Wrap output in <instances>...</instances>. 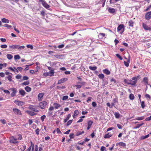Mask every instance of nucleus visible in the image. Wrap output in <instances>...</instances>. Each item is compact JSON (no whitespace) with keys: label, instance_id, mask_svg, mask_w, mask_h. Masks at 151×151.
<instances>
[{"label":"nucleus","instance_id":"48","mask_svg":"<svg viewBox=\"0 0 151 151\" xmlns=\"http://www.w3.org/2000/svg\"><path fill=\"white\" fill-rule=\"evenodd\" d=\"M0 47L2 48H6L7 47V46L5 44L1 45Z\"/></svg>","mask_w":151,"mask_h":151},{"label":"nucleus","instance_id":"2","mask_svg":"<svg viewBox=\"0 0 151 151\" xmlns=\"http://www.w3.org/2000/svg\"><path fill=\"white\" fill-rule=\"evenodd\" d=\"M124 24L119 25L117 27V31L121 33H122L124 31Z\"/></svg>","mask_w":151,"mask_h":151},{"label":"nucleus","instance_id":"35","mask_svg":"<svg viewBox=\"0 0 151 151\" xmlns=\"http://www.w3.org/2000/svg\"><path fill=\"white\" fill-rule=\"evenodd\" d=\"M25 46L23 45L19 46V45H18L17 49H18L19 50L21 51L22 50V49H24L25 48Z\"/></svg>","mask_w":151,"mask_h":151},{"label":"nucleus","instance_id":"45","mask_svg":"<svg viewBox=\"0 0 151 151\" xmlns=\"http://www.w3.org/2000/svg\"><path fill=\"white\" fill-rule=\"evenodd\" d=\"M110 2L111 4H114L117 2L115 0H110Z\"/></svg>","mask_w":151,"mask_h":151},{"label":"nucleus","instance_id":"14","mask_svg":"<svg viewBox=\"0 0 151 151\" xmlns=\"http://www.w3.org/2000/svg\"><path fill=\"white\" fill-rule=\"evenodd\" d=\"M88 123V127H87V129L88 130L91 127V125L93 123V122L91 120L88 121L87 122Z\"/></svg>","mask_w":151,"mask_h":151},{"label":"nucleus","instance_id":"58","mask_svg":"<svg viewBox=\"0 0 151 151\" xmlns=\"http://www.w3.org/2000/svg\"><path fill=\"white\" fill-rule=\"evenodd\" d=\"M145 120L146 121H148L151 120V115L150 116L146 118L145 119Z\"/></svg>","mask_w":151,"mask_h":151},{"label":"nucleus","instance_id":"40","mask_svg":"<svg viewBox=\"0 0 151 151\" xmlns=\"http://www.w3.org/2000/svg\"><path fill=\"white\" fill-rule=\"evenodd\" d=\"M72 122H73V120H69L68 122L67 123L66 126H69L72 123Z\"/></svg>","mask_w":151,"mask_h":151},{"label":"nucleus","instance_id":"55","mask_svg":"<svg viewBox=\"0 0 151 151\" xmlns=\"http://www.w3.org/2000/svg\"><path fill=\"white\" fill-rule=\"evenodd\" d=\"M39 132H40V130L39 129L37 128V129L36 130H35V132H36V134L37 135L39 134Z\"/></svg>","mask_w":151,"mask_h":151},{"label":"nucleus","instance_id":"16","mask_svg":"<svg viewBox=\"0 0 151 151\" xmlns=\"http://www.w3.org/2000/svg\"><path fill=\"white\" fill-rule=\"evenodd\" d=\"M112 136V134L111 132H108L105 134L104 137L105 138H109Z\"/></svg>","mask_w":151,"mask_h":151},{"label":"nucleus","instance_id":"9","mask_svg":"<svg viewBox=\"0 0 151 151\" xmlns=\"http://www.w3.org/2000/svg\"><path fill=\"white\" fill-rule=\"evenodd\" d=\"M68 80V78H63L60 80H59L58 81V84H60L63 83Z\"/></svg>","mask_w":151,"mask_h":151},{"label":"nucleus","instance_id":"37","mask_svg":"<svg viewBox=\"0 0 151 151\" xmlns=\"http://www.w3.org/2000/svg\"><path fill=\"white\" fill-rule=\"evenodd\" d=\"M98 76L99 78L101 79L104 78V75L102 73L99 74V75H98Z\"/></svg>","mask_w":151,"mask_h":151},{"label":"nucleus","instance_id":"59","mask_svg":"<svg viewBox=\"0 0 151 151\" xmlns=\"http://www.w3.org/2000/svg\"><path fill=\"white\" fill-rule=\"evenodd\" d=\"M23 80H27L29 78L26 76H24L23 78Z\"/></svg>","mask_w":151,"mask_h":151},{"label":"nucleus","instance_id":"53","mask_svg":"<svg viewBox=\"0 0 151 151\" xmlns=\"http://www.w3.org/2000/svg\"><path fill=\"white\" fill-rule=\"evenodd\" d=\"M56 131L57 132V133L58 134H61L62 133V132L60 130V129L59 128H57L56 129Z\"/></svg>","mask_w":151,"mask_h":151},{"label":"nucleus","instance_id":"31","mask_svg":"<svg viewBox=\"0 0 151 151\" xmlns=\"http://www.w3.org/2000/svg\"><path fill=\"white\" fill-rule=\"evenodd\" d=\"M84 133V131H78L77 132L76 134V136H79L82 134Z\"/></svg>","mask_w":151,"mask_h":151},{"label":"nucleus","instance_id":"6","mask_svg":"<svg viewBox=\"0 0 151 151\" xmlns=\"http://www.w3.org/2000/svg\"><path fill=\"white\" fill-rule=\"evenodd\" d=\"M145 19L147 20H150L151 18V12L147 13L145 14Z\"/></svg>","mask_w":151,"mask_h":151},{"label":"nucleus","instance_id":"44","mask_svg":"<svg viewBox=\"0 0 151 151\" xmlns=\"http://www.w3.org/2000/svg\"><path fill=\"white\" fill-rule=\"evenodd\" d=\"M145 97L146 98H147V99H148V100H150V99L151 97L150 95L147 94H146L145 95Z\"/></svg>","mask_w":151,"mask_h":151},{"label":"nucleus","instance_id":"32","mask_svg":"<svg viewBox=\"0 0 151 151\" xmlns=\"http://www.w3.org/2000/svg\"><path fill=\"white\" fill-rule=\"evenodd\" d=\"M54 70H51L50 71L49 73V76H54Z\"/></svg>","mask_w":151,"mask_h":151},{"label":"nucleus","instance_id":"11","mask_svg":"<svg viewBox=\"0 0 151 151\" xmlns=\"http://www.w3.org/2000/svg\"><path fill=\"white\" fill-rule=\"evenodd\" d=\"M18 45H9V48L10 49V50H13L16 49H17Z\"/></svg>","mask_w":151,"mask_h":151},{"label":"nucleus","instance_id":"49","mask_svg":"<svg viewBox=\"0 0 151 151\" xmlns=\"http://www.w3.org/2000/svg\"><path fill=\"white\" fill-rule=\"evenodd\" d=\"M79 114L78 111V110H76L74 111V115L76 116H77Z\"/></svg>","mask_w":151,"mask_h":151},{"label":"nucleus","instance_id":"15","mask_svg":"<svg viewBox=\"0 0 151 151\" xmlns=\"http://www.w3.org/2000/svg\"><path fill=\"white\" fill-rule=\"evenodd\" d=\"M129 81L130 82V83H128V84L131 85H132L134 86L137 83L136 80L133 81L132 80H130Z\"/></svg>","mask_w":151,"mask_h":151},{"label":"nucleus","instance_id":"17","mask_svg":"<svg viewBox=\"0 0 151 151\" xmlns=\"http://www.w3.org/2000/svg\"><path fill=\"white\" fill-rule=\"evenodd\" d=\"M116 145L117 146H119L120 147L122 146V147H124L126 146V144L123 142H120L116 143Z\"/></svg>","mask_w":151,"mask_h":151},{"label":"nucleus","instance_id":"61","mask_svg":"<svg viewBox=\"0 0 151 151\" xmlns=\"http://www.w3.org/2000/svg\"><path fill=\"white\" fill-rule=\"evenodd\" d=\"M7 65V64L6 63H4L3 64L0 63V66L2 67H6Z\"/></svg>","mask_w":151,"mask_h":151},{"label":"nucleus","instance_id":"29","mask_svg":"<svg viewBox=\"0 0 151 151\" xmlns=\"http://www.w3.org/2000/svg\"><path fill=\"white\" fill-rule=\"evenodd\" d=\"M26 91L27 92H30L31 91V88L28 86H26L24 88Z\"/></svg>","mask_w":151,"mask_h":151},{"label":"nucleus","instance_id":"24","mask_svg":"<svg viewBox=\"0 0 151 151\" xmlns=\"http://www.w3.org/2000/svg\"><path fill=\"white\" fill-rule=\"evenodd\" d=\"M130 62V58H129L127 60V62L124 61V64L127 67H128L129 65V63Z\"/></svg>","mask_w":151,"mask_h":151},{"label":"nucleus","instance_id":"4","mask_svg":"<svg viewBox=\"0 0 151 151\" xmlns=\"http://www.w3.org/2000/svg\"><path fill=\"white\" fill-rule=\"evenodd\" d=\"M13 110L14 113L16 115L18 116L22 115L21 111L19 109L16 108H14L13 109Z\"/></svg>","mask_w":151,"mask_h":151},{"label":"nucleus","instance_id":"36","mask_svg":"<svg viewBox=\"0 0 151 151\" xmlns=\"http://www.w3.org/2000/svg\"><path fill=\"white\" fill-rule=\"evenodd\" d=\"M10 90L12 91L13 93H17V89L14 88H12L10 89Z\"/></svg>","mask_w":151,"mask_h":151},{"label":"nucleus","instance_id":"18","mask_svg":"<svg viewBox=\"0 0 151 151\" xmlns=\"http://www.w3.org/2000/svg\"><path fill=\"white\" fill-rule=\"evenodd\" d=\"M27 112L31 116H33L37 114L33 112L30 111H27Z\"/></svg>","mask_w":151,"mask_h":151},{"label":"nucleus","instance_id":"20","mask_svg":"<svg viewBox=\"0 0 151 151\" xmlns=\"http://www.w3.org/2000/svg\"><path fill=\"white\" fill-rule=\"evenodd\" d=\"M1 21L4 23H8L9 22V20L5 18H3L1 19Z\"/></svg>","mask_w":151,"mask_h":151},{"label":"nucleus","instance_id":"28","mask_svg":"<svg viewBox=\"0 0 151 151\" xmlns=\"http://www.w3.org/2000/svg\"><path fill=\"white\" fill-rule=\"evenodd\" d=\"M114 115H115V117L117 119L119 118L120 117V114L116 112L114 113Z\"/></svg>","mask_w":151,"mask_h":151},{"label":"nucleus","instance_id":"64","mask_svg":"<svg viewBox=\"0 0 151 151\" xmlns=\"http://www.w3.org/2000/svg\"><path fill=\"white\" fill-rule=\"evenodd\" d=\"M69 137L70 139H72L74 137V135L73 134H70L69 135Z\"/></svg>","mask_w":151,"mask_h":151},{"label":"nucleus","instance_id":"25","mask_svg":"<svg viewBox=\"0 0 151 151\" xmlns=\"http://www.w3.org/2000/svg\"><path fill=\"white\" fill-rule=\"evenodd\" d=\"M145 119V117L144 116H142L140 117H137L134 120H142L144 119Z\"/></svg>","mask_w":151,"mask_h":151},{"label":"nucleus","instance_id":"41","mask_svg":"<svg viewBox=\"0 0 151 151\" xmlns=\"http://www.w3.org/2000/svg\"><path fill=\"white\" fill-rule=\"evenodd\" d=\"M140 103H141V107L142 109H144L145 107V102L144 101H142Z\"/></svg>","mask_w":151,"mask_h":151},{"label":"nucleus","instance_id":"21","mask_svg":"<svg viewBox=\"0 0 151 151\" xmlns=\"http://www.w3.org/2000/svg\"><path fill=\"white\" fill-rule=\"evenodd\" d=\"M103 72L107 75H109L110 73V71L107 69H105L103 70Z\"/></svg>","mask_w":151,"mask_h":151},{"label":"nucleus","instance_id":"8","mask_svg":"<svg viewBox=\"0 0 151 151\" xmlns=\"http://www.w3.org/2000/svg\"><path fill=\"white\" fill-rule=\"evenodd\" d=\"M14 102L16 104L19 106H22L24 104V102L17 100H15Z\"/></svg>","mask_w":151,"mask_h":151},{"label":"nucleus","instance_id":"19","mask_svg":"<svg viewBox=\"0 0 151 151\" xmlns=\"http://www.w3.org/2000/svg\"><path fill=\"white\" fill-rule=\"evenodd\" d=\"M108 11L110 13H113L115 12V9L113 8H109Z\"/></svg>","mask_w":151,"mask_h":151},{"label":"nucleus","instance_id":"33","mask_svg":"<svg viewBox=\"0 0 151 151\" xmlns=\"http://www.w3.org/2000/svg\"><path fill=\"white\" fill-rule=\"evenodd\" d=\"M129 98L130 100H133L134 99V95L132 93H130L129 95Z\"/></svg>","mask_w":151,"mask_h":151},{"label":"nucleus","instance_id":"42","mask_svg":"<svg viewBox=\"0 0 151 151\" xmlns=\"http://www.w3.org/2000/svg\"><path fill=\"white\" fill-rule=\"evenodd\" d=\"M6 78H7L9 81H12V77L10 75H9L7 77H6Z\"/></svg>","mask_w":151,"mask_h":151},{"label":"nucleus","instance_id":"22","mask_svg":"<svg viewBox=\"0 0 151 151\" xmlns=\"http://www.w3.org/2000/svg\"><path fill=\"white\" fill-rule=\"evenodd\" d=\"M53 105L54 106L55 108L56 109H58L61 106V105L57 103H54Z\"/></svg>","mask_w":151,"mask_h":151},{"label":"nucleus","instance_id":"56","mask_svg":"<svg viewBox=\"0 0 151 151\" xmlns=\"http://www.w3.org/2000/svg\"><path fill=\"white\" fill-rule=\"evenodd\" d=\"M54 56L57 58H60L62 56L61 55L56 54L54 55Z\"/></svg>","mask_w":151,"mask_h":151},{"label":"nucleus","instance_id":"34","mask_svg":"<svg viewBox=\"0 0 151 151\" xmlns=\"http://www.w3.org/2000/svg\"><path fill=\"white\" fill-rule=\"evenodd\" d=\"M6 57L9 60H11L13 58V56L11 54H7L6 55Z\"/></svg>","mask_w":151,"mask_h":151},{"label":"nucleus","instance_id":"46","mask_svg":"<svg viewBox=\"0 0 151 151\" xmlns=\"http://www.w3.org/2000/svg\"><path fill=\"white\" fill-rule=\"evenodd\" d=\"M116 56L118 58H119L121 60H122V59H123L122 58L119 54H116Z\"/></svg>","mask_w":151,"mask_h":151},{"label":"nucleus","instance_id":"38","mask_svg":"<svg viewBox=\"0 0 151 151\" xmlns=\"http://www.w3.org/2000/svg\"><path fill=\"white\" fill-rule=\"evenodd\" d=\"M14 58L15 60H16L17 59H19L20 58V57L19 55H15Z\"/></svg>","mask_w":151,"mask_h":151},{"label":"nucleus","instance_id":"60","mask_svg":"<svg viewBox=\"0 0 151 151\" xmlns=\"http://www.w3.org/2000/svg\"><path fill=\"white\" fill-rule=\"evenodd\" d=\"M3 26L7 28H11L12 27V26L11 25L7 24H5Z\"/></svg>","mask_w":151,"mask_h":151},{"label":"nucleus","instance_id":"13","mask_svg":"<svg viewBox=\"0 0 151 151\" xmlns=\"http://www.w3.org/2000/svg\"><path fill=\"white\" fill-rule=\"evenodd\" d=\"M19 94L22 96H24L26 94V93L25 91L22 89L19 90Z\"/></svg>","mask_w":151,"mask_h":151},{"label":"nucleus","instance_id":"5","mask_svg":"<svg viewBox=\"0 0 151 151\" xmlns=\"http://www.w3.org/2000/svg\"><path fill=\"white\" fill-rule=\"evenodd\" d=\"M45 93H41L38 94L37 96V99L39 101H42L43 97Z\"/></svg>","mask_w":151,"mask_h":151},{"label":"nucleus","instance_id":"57","mask_svg":"<svg viewBox=\"0 0 151 151\" xmlns=\"http://www.w3.org/2000/svg\"><path fill=\"white\" fill-rule=\"evenodd\" d=\"M2 90L6 93H7V94H9L10 93V92L8 90H5L4 89H2Z\"/></svg>","mask_w":151,"mask_h":151},{"label":"nucleus","instance_id":"30","mask_svg":"<svg viewBox=\"0 0 151 151\" xmlns=\"http://www.w3.org/2000/svg\"><path fill=\"white\" fill-rule=\"evenodd\" d=\"M89 68L91 70H96L97 68V67L96 66H93V67H92V66H89Z\"/></svg>","mask_w":151,"mask_h":151},{"label":"nucleus","instance_id":"10","mask_svg":"<svg viewBox=\"0 0 151 151\" xmlns=\"http://www.w3.org/2000/svg\"><path fill=\"white\" fill-rule=\"evenodd\" d=\"M142 26L143 28L145 30H151V27H148L145 24L143 23Z\"/></svg>","mask_w":151,"mask_h":151},{"label":"nucleus","instance_id":"52","mask_svg":"<svg viewBox=\"0 0 151 151\" xmlns=\"http://www.w3.org/2000/svg\"><path fill=\"white\" fill-rule=\"evenodd\" d=\"M27 47L28 48H30L31 49H33V47L32 45H27Z\"/></svg>","mask_w":151,"mask_h":151},{"label":"nucleus","instance_id":"39","mask_svg":"<svg viewBox=\"0 0 151 151\" xmlns=\"http://www.w3.org/2000/svg\"><path fill=\"white\" fill-rule=\"evenodd\" d=\"M144 124V123H142L141 124H138L137 125V126L134 127L135 129H137L139 128L140 126H142V125H143Z\"/></svg>","mask_w":151,"mask_h":151},{"label":"nucleus","instance_id":"3","mask_svg":"<svg viewBox=\"0 0 151 151\" xmlns=\"http://www.w3.org/2000/svg\"><path fill=\"white\" fill-rule=\"evenodd\" d=\"M40 2L41 3L42 6L46 9H48L50 7V6L44 0H39Z\"/></svg>","mask_w":151,"mask_h":151},{"label":"nucleus","instance_id":"51","mask_svg":"<svg viewBox=\"0 0 151 151\" xmlns=\"http://www.w3.org/2000/svg\"><path fill=\"white\" fill-rule=\"evenodd\" d=\"M46 116L45 115H43L40 118L42 122L44 121L45 119L46 118Z\"/></svg>","mask_w":151,"mask_h":151},{"label":"nucleus","instance_id":"26","mask_svg":"<svg viewBox=\"0 0 151 151\" xmlns=\"http://www.w3.org/2000/svg\"><path fill=\"white\" fill-rule=\"evenodd\" d=\"M134 22L132 20H130L128 22L129 26L131 27H133Z\"/></svg>","mask_w":151,"mask_h":151},{"label":"nucleus","instance_id":"12","mask_svg":"<svg viewBox=\"0 0 151 151\" xmlns=\"http://www.w3.org/2000/svg\"><path fill=\"white\" fill-rule=\"evenodd\" d=\"M17 139L14 138V137H12L10 140V142L14 144H16L18 143V141H17Z\"/></svg>","mask_w":151,"mask_h":151},{"label":"nucleus","instance_id":"50","mask_svg":"<svg viewBox=\"0 0 151 151\" xmlns=\"http://www.w3.org/2000/svg\"><path fill=\"white\" fill-rule=\"evenodd\" d=\"M149 136V134L147 135H146L142 136L141 138L142 139H144L148 137Z\"/></svg>","mask_w":151,"mask_h":151},{"label":"nucleus","instance_id":"62","mask_svg":"<svg viewBox=\"0 0 151 151\" xmlns=\"http://www.w3.org/2000/svg\"><path fill=\"white\" fill-rule=\"evenodd\" d=\"M0 40L1 42H5L6 41V39L5 38H0Z\"/></svg>","mask_w":151,"mask_h":151},{"label":"nucleus","instance_id":"23","mask_svg":"<svg viewBox=\"0 0 151 151\" xmlns=\"http://www.w3.org/2000/svg\"><path fill=\"white\" fill-rule=\"evenodd\" d=\"M71 116V114H68V115L67 117L64 119V123L66 122L68 120V119H69V118Z\"/></svg>","mask_w":151,"mask_h":151},{"label":"nucleus","instance_id":"43","mask_svg":"<svg viewBox=\"0 0 151 151\" xmlns=\"http://www.w3.org/2000/svg\"><path fill=\"white\" fill-rule=\"evenodd\" d=\"M29 84V81H24L22 84V85H27Z\"/></svg>","mask_w":151,"mask_h":151},{"label":"nucleus","instance_id":"1","mask_svg":"<svg viewBox=\"0 0 151 151\" xmlns=\"http://www.w3.org/2000/svg\"><path fill=\"white\" fill-rule=\"evenodd\" d=\"M47 103L45 101H43L42 102H40L39 104V106L42 109H44L47 105Z\"/></svg>","mask_w":151,"mask_h":151},{"label":"nucleus","instance_id":"54","mask_svg":"<svg viewBox=\"0 0 151 151\" xmlns=\"http://www.w3.org/2000/svg\"><path fill=\"white\" fill-rule=\"evenodd\" d=\"M16 78L18 79H20L21 78L22 76L20 75H17L16 77Z\"/></svg>","mask_w":151,"mask_h":151},{"label":"nucleus","instance_id":"27","mask_svg":"<svg viewBox=\"0 0 151 151\" xmlns=\"http://www.w3.org/2000/svg\"><path fill=\"white\" fill-rule=\"evenodd\" d=\"M148 79L147 77H145L143 80V82L145 83L146 84H147L148 83Z\"/></svg>","mask_w":151,"mask_h":151},{"label":"nucleus","instance_id":"7","mask_svg":"<svg viewBox=\"0 0 151 151\" xmlns=\"http://www.w3.org/2000/svg\"><path fill=\"white\" fill-rule=\"evenodd\" d=\"M35 106L33 105H31L29 107V108L33 112H38L39 111L36 109L35 107Z\"/></svg>","mask_w":151,"mask_h":151},{"label":"nucleus","instance_id":"47","mask_svg":"<svg viewBox=\"0 0 151 151\" xmlns=\"http://www.w3.org/2000/svg\"><path fill=\"white\" fill-rule=\"evenodd\" d=\"M68 98V96H64L62 98V100L63 101H65Z\"/></svg>","mask_w":151,"mask_h":151},{"label":"nucleus","instance_id":"63","mask_svg":"<svg viewBox=\"0 0 151 151\" xmlns=\"http://www.w3.org/2000/svg\"><path fill=\"white\" fill-rule=\"evenodd\" d=\"M18 139L20 140H21L22 139V135L20 134H19L18 135Z\"/></svg>","mask_w":151,"mask_h":151}]
</instances>
